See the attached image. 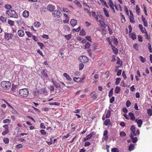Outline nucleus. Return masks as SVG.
<instances>
[{
  "label": "nucleus",
  "instance_id": "obj_1",
  "mask_svg": "<svg viewBox=\"0 0 152 152\" xmlns=\"http://www.w3.org/2000/svg\"><path fill=\"white\" fill-rule=\"evenodd\" d=\"M5 13L9 18H17L18 16L15 11L13 10L9 9Z\"/></svg>",
  "mask_w": 152,
  "mask_h": 152
},
{
  "label": "nucleus",
  "instance_id": "obj_2",
  "mask_svg": "<svg viewBox=\"0 0 152 152\" xmlns=\"http://www.w3.org/2000/svg\"><path fill=\"white\" fill-rule=\"evenodd\" d=\"M1 85L3 89L8 90L10 88L11 84L9 81H3L1 82Z\"/></svg>",
  "mask_w": 152,
  "mask_h": 152
},
{
  "label": "nucleus",
  "instance_id": "obj_3",
  "mask_svg": "<svg viewBox=\"0 0 152 152\" xmlns=\"http://www.w3.org/2000/svg\"><path fill=\"white\" fill-rule=\"evenodd\" d=\"M19 95L23 97L27 96L29 94V91L26 88H23L20 90L19 91Z\"/></svg>",
  "mask_w": 152,
  "mask_h": 152
},
{
  "label": "nucleus",
  "instance_id": "obj_4",
  "mask_svg": "<svg viewBox=\"0 0 152 152\" xmlns=\"http://www.w3.org/2000/svg\"><path fill=\"white\" fill-rule=\"evenodd\" d=\"M136 128L133 125L131 126L130 130L132 132L131 133H132V134L134 136H136L137 135H139L140 134V132L138 129H137V131H136Z\"/></svg>",
  "mask_w": 152,
  "mask_h": 152
},
{
  "label": "nucleus",
  "instance_id": "obj_5",
  "mask_svg": "<svg viewBox=\"0 0 152 152\" xmlns=\"http://www.w3.org/2000/svg\"><path fill=\"white\" fill-rule=\"evenodd\" d=\"M53 15L55 17L59 18L61 15V13L59 10H56L53 12Z\"/></svg>",
  "mask_w": 152,
  "mask_h": 152
},
{
  "label": "nucleus",
  "instance_id": "obj_6",
  "mask_svg": "<svg viewBox=\"0 0 152 152\" xmlns=\"http://www.w3.org/2000/svg\"><path fill=\"white\" fill-rule=\"evenodd\" d=\"M134 136L132 134V133H131L130 134V137L131 139L132 142L135 143L137 141L138 139L137 137H134Z\"/></svg>",
  "mask_w": 152,
  "mask_h": 152
},
{
  "label": "nucleus",
  "instance_id": "obj_7",
  "mask_svg": "<svg viewBox=\"0 0 152 152\" xmlns=\"http://www.w3.org/2000/svg\"><path fill=\"white\" fill-rule=\"evenodd\" d=\"M79 58L80 60L81 59L83 60L81 61L84 62H87L88 61V58L87 56H80Z\"/></svg>",
  "mask_w": 152,
  "mask_h": 152
},
{
  "label": "nucleus",
  "instance_id": "obj_8",
  "mask_svg": "<svg viewBox=\"0 0 152 152\" xmlns=\"http://www.w3.org/2000/svg\"><path fill=\"white\" fill-rule=\"evenodd\" d=\"M135 122L137 123L139 127H140L142 124V121L141 119H135Z\"/></svg>",
  "mask_w": 152,
  "mask_h": 152
},
{
  "label": "nucleus",
  "instance_id": "obj_9",
  "mask_svg": "<svg viewBox=\"0 0 152 152\" xmlns=\"http://www.w3.org/2000/svg\"><path fill=\"white\" fill-rule=\"evenodd\" d=\"M38 93L39 94H47V91L44 88H41L38 90Z\"/></svg>",
  "mask_w": 152,
  "mask_h": 152
},
{
  "label": "nucleus",
  "instance_id": "obj_10",
  "mask_svg": "<svg viewBox=\"0 0 152 152\" xmlns=\"http://www.w3.org/2000/svg\"><path fill=\"white\" fill-rule=\"evenodd\" d=\"M41 77L43 79H45L48 77V75L46 72L44 70L42 71L41 73Z\"/></svg>",
  "mask_w": 152,
  "mask_h": 152
},
{
  "label": "nucleus",
  "instance_id": "obj_11",
  "mask_svg": "<svg viewBox=\"0 0 152 152\" xmlns=\"http://www.w3.org/2000/svg\"><path fill=\"white\" fill-rule=\"evenodd\" d=\"M47 9L50 12L53 11L55 9L54 6L52 4H49L47 6Z\"/></svg>",
  "mask_w": 152,
  "mask_h": 152
},
{
  "label": "nucleus",
  "instance_id": "obj_12",
  "mask_svg": "<svg viewBox=\"0 0 152 152\" xmlns=\"http://www.w3.org/2000/svg\"><path fill=\"white\" fill-rule=\"evenodd\" d=\"M13 36L12 34L5 33L4 35L5 38L6 39L9 40L12 38Z\"/></svg>",
  "mask_w": 152,
  "mask_h": 152
},
{
  "label": "nucleus",
  "instance_id": "obj_13",
  "mask_svg": "<svg viewBox=\"0 0 152 152\" xmlns=\"http://www.w3.org/2000/svg\"><path fill=\"white\" fill-rule=\"evenodd\" d=\"M138 27L142 33H144L146 31H147L145 28H143L142 25L139 24L138 25Z\"/></svg>",
  "mask_w": 152,
  "mask_h": 152
},
{
  "label": "nucleus",
  "instance_id": "obj_14",
  "mask_svg": "<svg viewBox=\"0 0 152 152\" xmlns=\"http://www.w3.org/2000/svg\"><path fill=\"white\" fill-rule=\"evenodd\" d=\"M29 15V12L26 10H24L23 13V16L25 18H27Z\"/></svg>",
  "mask_w": 152,
  "mask_h": 152
},
{
  "label": "nucleus",
  "instance_id": "obj_15",
  "mask_svg": "<svg viewBox=\"0 0 152 152\" xmlns=\"http://www.w3.org/2000/svg\"><path fill=\"white\" fill-rule=\"evenodd\" d=\"M70 23L72 27L76 26L77 23V21L75 19H72L70 21Z\"/></svg>",
  "mask_w": 152,
  "mask_h": 152
},
{
  "label": "nucleus",
  "instance_id": "obj_16",
  "mask_svg": "<svg viewBox=\"0 0 152 152\" xmlns=\"http://www.w3.org/2000/svg\"><path fill=\"white\" fill-rule=\"evenodd\" d=\"M142 18L144 26L147 27L148 26V23L145 18L142 15Z\"/></svg>",
  "mask_w": 152,
  "mask_h": 152
},
{
  "label": "nucleus",
  "instance_id": "obj_17",
  "mask_svg": "<svg viewBox=\"0 0 152 152\" xmlns=\"http://www.w3.org/2000/svg\"><path fill=\"white\" fill-rule=\"evenodd\" d=\"M18 34L20 37H23L24 35V31L22 30H19L18 31Z\"/></svg>",
  "mask_w": 152,
  "mask_h": 152
},
{
  "label": "nucleus",
  "instance_id": "obj_18",
  "mask_svg": "<svg viewBox=\"0 0 152 152\" xmlns=\"http://www.w3.org/2000/svg\"><path fill=\"white\" fill-rule=\"evenodd\" d=\"M63 75L64 77H66L67 80L69 81H71L72 80L71 78L69 76V75L68 74H67V73H64L63 74Z\"/></svg>",
  "mask_w": 152,
  "mask_h": 152
},
{
  "label": "nucleus",
  "instance_id": "obj_19",
  "mask_svg": "<svg viewBox=\"0 0 152 152\" xmlns=\"http://www.w3.org/2000/svg\"><path fill=\"white\" fill-rule=\"evenodd\" d=\"M129 35L133 40H135L136 39V36L134 32L129 34Z\"/></svg>",
  "mask_w": 152,
  "mask_h": 152
},
{
  "label": "nucleus",
  "instance_id": "obj_20",
  "mask_svg": "<svg viewBox=\"0 0 152 152\" xmlns=\"http://www.w3.org/2000/svg\"><path fill=\"white\" fill-rule=\"evenodd\" d=\"M52 82L53 83L54 85V86L56 87L60 88V87L61 85L59 83L53 80L52 81Z\"/></svg>",
  "mask_w": 152,
  "mask_h": 152
},
{
  "label": "nucleus",
  "instance_id": "obj_21",
  "mask_svg": "<svg viewBox=\"0 0 152 152\" xmlns=\"http://www.w3.org/2000/svg\"><path fill=\"white\" fill-rule=\"evenodd\" d=\"M129 115L130 117V119L132 120H134L135 118L134 114L132 112H130L129 113Z\"/></svg>",
  "mask_w": 152,
  "mask_h": 152
},
{
  "label": "nucleus",
  "instance_id": "obj_22",
  "mask_svg": "<svg viewBox=\"0 0 152 152\" xmlns=\"http://www.w3.org/2000/svg\"><path fill=\"white\" fill-rule=\"evenodd\" d=\"M111 47L113 50V52L115 54H117L118 52L117 49L113 45H111Z\"/></svg>",
  "mask_w": 152,
  "mask_h": 152
},
{
  "label": "nucleus",
  "instance_id": "obj_23",
  "mask_svg": "<svg viewBox=\"0 0 152 152\" xmlns=\"http://www.w3.org/2000/svg\"><path fill=\"white\" fill-rule=\"evenodd\" d=\"M17 88L16 86L13 84L12 85V87L11 88V91L12 93H13L14 92H16L17 91Z\"/></svg>",
  "mask_w": 152,
  "mask_h": 152
},
{
  "label": "nucleus",
  "instance_id": "obj_24",
  "mask_svg": "<svg viewBox=\"0 0 152 152\" xmlns=\"http://www.w3.org/2000/svg\"><path fill=\"white\" fill-rule=\"evenodd\" d=\"M103 10L104 13V14L105 15V16L109 18V15L108 11L106 10V8H103Z\"/></svg>",
  "mask_w": 152,
  "mask_h": 152
},
{
  "label": "nucleus",
  "instance_id": "obj_25",
  "mask_svg": "<svg viewBox=\"0 0 152 152\" xmlns=\"http://www.w3.org/2000/svg\"><path fill=\"white\" fill-rule=\"evenodd\" d=\"M134 145L133 144H131L129 146V151H131L134 150Z\"/></svg>",
  "mask_w": 152,
  "mask_h": 152
},
{
  "label": "nucleus",
  "instance_id": "obj_26",
  "mask_svg": "<svg viewBox=\"0 0 152 152\" xmlns=\"http://www.w3.org/2000/svg\"><path fill=\"white\" fill-rule=\"evenodd\" d=\"M121 91V88L119 86H116L115 87V94H118Z\"/></svg>",
  "mask_w": 152,
  "mask_h": 152
},
{
  "label": "nucleus",
  "instance_id": "obj_27",
  "mask_svg": "<svg viewBox=\"0 0 152 152\" xmlns=\"http://www.w3.org/2000/svg\"><path fill=\"white\" fill-rule=\"evenodd\" d=\"M73 80L77 82H82V80H81V78L80 77H74L73 78Z\"/></svg>",
  "mask_w": 152,
  "mask_h": 152
},
{
  "label": "nucleus",
  "instance_id": "obj_28",
  "mask_svg": "<svg viewBox=\"0 0 152 152\" xmlns=\"http://www.w3.org/2000/svg\"><path fill=\"white\" fill-rule=\"evenodd\" d=\"M87 52L89 56L93 58V55L92 53V50L91 49L88 50Z\"/></svg>",
  "mask_w": 152,
  "mask_h": 152
},
{
  "label": "nucleus",
  "instance_id": "obj_29",
  "mask_svg": "<svg viewBox=\"0 0 152 152\" xmlns=\"http://www.w3.org/2000/svg\"><path fill=\"white\" fill-rule=\"evenodd\" d=\"M151 109H148L147 110V113L150 116L152 115V106L151 107Z\"/></svg>",
  "mask_w": 152,
  "mask_h": 152
},
{
  "label": "nucleus",
  "instance_id": "obj_30",
  "mask_svg": "<svg viewBox=\"0 0 152 152\" xmlns=\"http://www.w3.org/2000/svg\"><path fill=\"white\" fill-rule=\"evenodd\" d=\"M0 19L3 22L5 23L6 22L7 18L6 17L1 16L0 17Z\"/></svg>",
  "mask_w": 152,
  "mask_h": 152
},
{
  "label": "nucleus",
  "instance_id": "obj_31",
  "mask_svg": "<svg viewBox=\"0 0 152 152\" xmlns=\"http://www.w3.org/2000/svg\"><path fill=\"white\" fill-rule=\"evenodd\" d=\"M8 23L11 26H13L14 25V21L10 19L8 20Z\"/></svg>",
  "mask_w": 152,
  "mask_h": 152
},
{
  "label": "nucleus",
  "instance_id": "obj_32",
  "mask_svg": "<svg viewBox=\"0 0 152 152\" xmlns=\"http://www.w3.org/2000/svg\"><path fill=\"white\" fill-rule=\"evenodd\" d=\"M64 29L68 31H69L70 30V28L68 25H65L64 26Z\"/></svg>",
  "mask_w": 152,
  "mask_h": 152
},
{
  "label": "nucleus",
  "instance_id": "obj_33",
  "mask_svg": "<svg viewBox=\"0 0 152 152\" xmlns=\"http://www.w3.org/2000/svg\"><path fill=\"white\" fill-rule=\"evenodd\" d=\"M129 18L130 22L133 23L135 22V20L134 19V16H129Z\"/></svg>",
  "mask_w": 152,
  "mask_h": 152
},
{
  "label": "nucleus",
  "instance_id": "obj_34",
  "mask_svg": "<svg viewBox=\"0 0 152 152\" xmlns=\"http://www.w3.org/2000/svg\"><path fill=\"white\" fill-rule=\"evenodd\" d=\"M121 16V20L122 22H125L126 21V19L124 15L122 14V13H120V14Z\"/></svg>",
  "mask_w": 152,
  "mask_h": 152
},
{
  "label": "nucleus",
  "instance_id": "obj_35",
  "mask_svg": "<svg viewBox=\"0 0 152 152\" xmlns=\"http://www.w3.org/2000/svg\"><path fill=\"white\" fill-rule=\"evenodd\" d=\"M86 32L85 30L84 29H82L81 31L80 32V35L83 36L85 35L86 34Z\"/></svg>",
  "mask_w": 152,
  "mask_h": 152
},
{
  "label": "nucleus",
  "instance_id": "obj_36",
  "mask_svg": "<svg viewBox=\"0 0 152 152\" xmlns=\"http://www.w3.org/2000/svg\"><path fill=\"white\" fill-rule=\"evenodd\" d=\"M113 88H111L110 90L108 95V96L109 97H111L113 95Z\"/></svg>",
  "mask_w": 152,
  "mask_h": 152
},
{
  "label": "nucleus",
  "instance_id": "obj_37",
  "mask_svg": "<svg viewBox=\"0 0 152 152\" xmlns=\"http://www.w3.org/2000/svg\"><path fill=\"white\" fill-rule=\"evenodd\" d=\"M110 122V119H106L104 123V125L105 126L108 125L109 124Z\"/></svg>",
  "mask_w": 152,
  "mask_h": 152
},
{
  "label": "nucleus",
  "instance_id": "obj_38",
  "mask_svg": "<svg viewBox=\"0 0 152 152\" xmlns=\"http://www.w3.org/2000/svg\"><path fill=\"white\" fill-rule=\"evenodd\" d=\"M74 2L77 6L80 7H82V6L78 1L76 0L75 1H74Z\"/></svg>",
  "mask_w": 152,
  "mask_h": 152
},
{
  "label": "nucleus",
  "instance_id": "obj_39",
  "mask_svg": "<svg viewBox=\"0 0 152 152\" xmlns=\"http://www.w3.org/2000/svg\"><path fill=\"white\" fill-rule=\"evenodd\" d=\"M139 59L140 61L142 63H144L146 61V59L145 58H144L141 56H140L139 57Z\"/></svg>",
  "mask_w": 152,
  "mask_h": 152
},
{
  "label": "nucleus",
  "instance_id": "obj_40",
  "mask_svg": "<svg viewBox=\"0 0 152 152\" xmlns=\"http://www.w3.org/2000/svg\"><path fill=\"white\" fill-rule=\"evenodd\" d=\"M108 3L110 7L114 6L112 0H108Z\"/></svg>",
  "mask_w": 152,
  "mask_h": 152
},
{
  "label": "nucleus",
  "instance_id": "obj_41",
  "mask_svg": "<svg viewBox=\"0 0 152 152\" xmlns=\"http://www.w3.org/2000/svg\"><path fill=\"white\" fill-rule=\"evenodd\" d=\"M3 142L5 144L8 143L9 142V139H8V138L7 137L4 138L3 139Z\"/></svg>",
  "mask_w": 152,
  "mask_h": 152
},
{
  "label": "nucleus",
  "instance_id": "obj_42",
  "mask_svg": "<svg viewBox=\"0 0 152 152\" xmlns=\"http://www.w3.org/2000/svg\"><path fill=\"white\" fill-rule=\"evenodd\" d=\"M139 45L138 44L135 43L133 45V48L136 50H138Z\"/></svg>",
  "mask_w": 152,
  "mask_h": 152
},
{
  "label": "nucleus",
  "instance_id": "obj_43",
  "mask_svg": "<svg viewBox=\"0 0 152 152\" xmlns=\"http://www.w3.org/2000/svg\"><path fill=\"white\" fill-rule=\"evenodd\" d=\"M140 8L138 7L137 5H136V12L137 13V14L139 15L140 14Z\"/></svg>",
  "mask_w": 152,
  "mask_h": 152
},
{
  "label": "nucleus",
  "instance_id": "obj_44",
  "mask_svg": "<svg viewBox=\"0 0 152 152\" xmlns=\"http://www.w3.org/2000/svg\"><path fill=\"white\" fill-rule=\"evenodd\" d=\"M37 44L40 47V48L41 49H43L44 48V45L42 43L38 42Z\"/></svg>",
  "mask_w": 152,
  "mask_h": 152
},
{
  "label": "nucleus",
  "instance_id": "obj_45",
  "mask_svg": "<svg viewBox=\"0 0 152 152\" xmlns=\"http://www.w3.org/2000/svg\"><path fill=\"white\" fill-rule=\"evenodd\" d=\"M91 45V44L88 42H87L85 45V48H89Z\"/></svg>",
  "mask_w": 152,
  "mask_h": 152
},
{
  "label": "nucleus",
  "instance_id": "obj_46",
  "mask_svg": "<svg viewBox=\"0 0 152 152\" xmlns=\"http://www.w3.org/2000/svg\"><path fill=\"white\" fill-rule=\"evenodd\" d=\"M111 111L110 110H108L106 115V118H109L110 115Z\"/></svg>",
  "mask_w": 152,
  "mask_h": 152
},
{
  "label": "nucleus",
  "instance_id": "obj_47",
  "mask_svg": "<svg viewBox=\"0 0 152 152\" xmlns=\"http://www.w3.org/2000/svg\"><path fill=\"white\" fill-rule=\"evenodd\" d=\"M25 32L28 37H32V36H33L31 33L29 31H26Z\"/></svg>",
  "mask_w": 152,
  "mask_h": 152
},
{
  "label": "nucleus",
  "instance_id": "obj_48",
  "mask_svg": "<svg viewBox=\"0 0 152 152\" xmlns=\"http://www.w3.org/2000/svg\"><path fill=\"white\" fill-rule=\"evenodd\" d=\"M121 80V79L120 78L117 77L116 79L115 84L116 85H118L119 83Z\"/></svg>",
  "mask_w": 152,
  "mask_h": 152
},
{
  "label": "nucleus",
  "instance_id": "obj_49",
  "mask_svg": "<svg viewBox=\"0 0 152 152\" xmlns=\"http://www.w3.org/2000/svg\"><path fill=\"white\" fill-rule=\"evenodd\" d=\"M64 15L66 19V20H64V22L65 23H67V22L66 21V20H68V22L69 21L68 16V15H66V14H65V13L64 14Z\"/></svg>",
  "mask_w": 152,
  "mask_h": 152
},
{
  "label": "nucleus",
  "instance_id": "obj_50",
  "mask_svg": "<svg viewBox=\"0 0 152 152\" xmlns=\"http://www.w3.org/2000/svg\"><path fill=\"white\" fill-rule=\"evenodd\" d=\"M142 37L140 35H139L137 36V39L139 41L142 42Z\"/></svg>",
  "mask_w": 152,
  "mask_h": 152
},
{
  "label": "nucleus",
  "instance_id": "obj_51",
  "mask_svg": "<svg viewBox=\"0 0 152 152\" xmlns=\"http://www.w3.org/2000/svg\"><path fill=\"white\" fill-rule=\"evenodd\" d=\"M94 135L93 132H91L90 134L88 135L86 137L88 139H90L92 136L93 135Z\"/></svg>",
  "mask_w": 152,
  "mask_h": 152
},
{
  "label": "nucleus",
  "instance_id": "obj_52",
  "mask_svg": "<svg viewBox=\"0 0 152 152\" xmlns=\"http://www.w3.org/2000/svg\"><path fill=\"white\" fill-rule=\"evenodd\" d=\"M49 89L51 92L54 91V88L53 86H50L48 87Z\"/></svg>",
  "mask_w": 152,
  "mask_h": 152
},
{
  "label": "nucleus",
  "instance_id": "obj_53",
  "mask_svg": "<svg viewBox=\"0 0 152 152\" xmlns=\"http://www.w3.org/2000/svg\"><path fill=\"white\" fill-rule=\"evenodd\" d=\"M131 103L129 100H128L126 102V106L127 107H130L131 105Z\"/></svg>",
  "mask_w": 152,
  "mask_h": 152
},
{
  "label": "nucleus",
  "instance_id": "obj_54",
  "mask_svg": "<svg viewBox=\"0 0 152 152\" xmlns=\"http://www.w3.org/2000/svg\"><path fill=\"white\" fill-rule=\"evenodd\" d=\"M35 26L37 27H39L41 25L40 23L38 21H36L35 23Z\"/></svg>",
  "mask_w": 152,
  "mask_h": 152
},
{
  "label": "nucleus",
  "instance_id": "obj_55",
  "mask_svg": "<svg viewBox=\"0 0 152 152\" xmlns=\"http://www.w3.org/2000/svg\"><path fill=\"white\" fill-rule=\"evenodd\" d=\"M84 67V64L82 63H80L79 65V69L80 70H82Z\"/></svg>",
  "mask_w": 152,
  "mask_h": 152
},
{
  "label": "nucleus",
  "instance_id": "obj_56",
  "mask_svg": "<svg viewBox=\"0 0 152 152\" xmlns=\"http://www.w3.org/2000/svg\"><path fill=\"white\" fill-rule=\"evenodd\" d=\"M111 152H119V150L117 148H114L112 149Z\"/></svg>",
  "mask_w": 152,
  "mask_h": 152
},
{
  "label": "nucleus",
  "instance_id": "obj_57",
  "mask_svg": "<svg viewBox=\"0 0 152 152\" xmlns=\"http://www.w3.org/2000/svg\"><path fill=\"white\" fill-rule=\"evenodd\" d=\"M65 38H66L67 40H69L71 37V34H69L68 35H65L64 36Z\"/></svg>",
  "mask_w": 152,
  "mask_h": 152
},
{
  "label": "nucleus",
  "instance_id": "obj_58",
  "mask_svg": "<svg viewBox=\"0 0 152 152\" xmlns=\"http://www.w3.org/2000/svg\"><path fill=\"white\" fill-rule=\"evenodd\" d=\"M148 49L149 50V51L151 53L152 52V49L151 47V44L150 43H148Z\"/></svg>",
  "mask_w": 152,
  "mask_h": 152
},
{
  "label": "nucleus",
  "instance_id": "obj_59",
  "mask_svg": "<svg viewBox=\"0 0 152 152\" xmlns=\"http://www.w3.org/2000/svg\"><path fill=\"white\" fill-rule=\"evenodd\" d=\"M4 7H5V8H6V9H10L12 8L11 6L10 5L8 4H6L5 5Z\"/></svg>",
  "mask_w": 152,
  "mask_h": 152
},
{
  "label": "nucleus",
  "instance_id": "obj_60",
  "mask_svg": "<svg viewBox=\"0 0 152 152\" xmlns=\"http://www.w3.org/2000/svg\"><path fill=\"white\" fill-rule=\"evenodd\" d=\"M81 28L80 27H79L77 28L76 29L74 28L72 30V31L73 32H78L80 30Z\"/></svg>",
  "mask_w": 152,
  "mask_h": 152
},
{
  "label": "nucleus",
  "instance_id": "obj_61",
  "mask_svg": "<svg viewBox=\"0 0 152 152\" xmlns=\"http://www.w3.org/2000/svg\"><path fill=\"white\" fill-rule=\"evenodd\" d=\"M115 101V97L112 96L111 98L110 99V103H113Z\"/></svg>",
  "mask_w": 152,
  "mask_h": 152
},
{
  "label": "nucleus",
  "instance_id": "obj_62",
  "mask_svg": "<svg viewBox=\"0 0 152 152\" xmlns=\"http://www.w3.org/2000/svg\"><path fill=\"white\" fill-rule=\"evenodd\" d=\"M17 23L18 24V26H20L21 25L22 23V21L21 20H18L16 21Z\"/></svg>",
  "mask_w": 152,
  "mask_h": 152
},
{
  "label": "nucleus",
  "instance_id": "obj_63",
  "mask_svg": "<svg viewBox=\"0 0 152 152\" xmlns=\"http://www.w3.org/2000/svg\"><path fill=\"white\" fill-rule=\"evenodd\" d=\"M9 132V130H5L3 132L2 134L3 135H5L7 134Z\"/></svg>",
  "mask_w": 152,
  "mask_h": 152
},
{
  "label": "nucleus",
  "instance_id": "obj_64",
  "mask_svg": "<svg viewBox=\"0 0 152 152\" xmlns=\"http://www.w3.org/2000/svg\"><path fill=\"white\" fill-rule=\"evenodd\" d=\"M32 38L35 41H37L38 40V38L35 36L33 35L32 36Z\"/></svg>",
  "mask_w": 152,
  "mask_h": 152
}]
</instances>
